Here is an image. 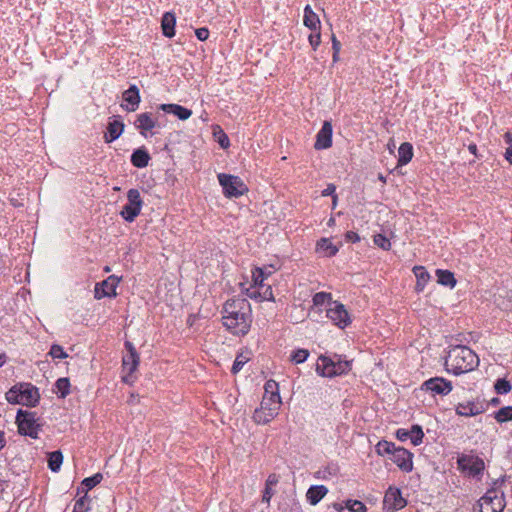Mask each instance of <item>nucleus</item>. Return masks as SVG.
<instances>
[{"label": "nucleus", "mask_w": 512, "mask_h": 512, "mask_svg": "<svg viewBox=\"0 0 512 512\" xmlns=\"http://www.w3.org/2000/svg\"><path fill=\"white\" fill-rule=\"evenodd\" d=\"M409 439L411 440L412 444L417 446L420 443H422L424 433L422 431L421 426L419 425H413L411 429L409 430Z\"/></svg>", "instance_id": "nucleus-35"}, {"label": "nucleus", "mask_w": 512, "mask_h": 512, "mask_svg": "<svg viewBox=\"0 0 512 512\" xmlns=\"http://www.w3.org/2000/svg\"><path fill=\"white\" fill-rule=\"evenodd\" d=\"M103 479V476L101 473H96L91 477H87L82 481V486L85 494L87 495V492L91 489H93L96 485H98Z\"/></svg>", "instance_id": "nucleus-33"}, {"label": "nucleus", "mask_w": 512, "mask_h": 512, "mask_svg": "<svg viewBox=\"0 0 512 512\" xmlns=\"http://www.w3.org/2000/svg\"><path fill=\"white\" fill-rule=\"evenodd\" d=\"M504 140L509 145L508 147H512V132H506L504 134Z\"/></svg>", "instance_id": "nucleus-60"}, {"label": "nucleus", "mask_w": 512, "mask_h": 512, "mask_svg": "<svg viewBox=\"0 0 512 512\" xmlns=\"http://www.w3.org/2000/svg\"><path fill=\"white\" fill-rule=\"evenodd\" d=\"M374 244L377 245L378 247L384 249V250H389L390 247H391V243L389 241L388 238H386L384 235L382 234H376L374 236Z\"/></svg>", "instance_id": "nucleus-46"}, {"label": "nucleus", "mask_w": 512, "mask_h": 512, "mask_svg": "<svg viewBox=\"0 0 512 512\" xmlns=\"http://www.w3.org/2000/svg\"><path fill=\"white\" fill-rule=\"evenodd\" d=\"M139 402V396L138 395H135L134 393H131L130 394V397L128 399V403L129 404H136Z\"/></svg>", "instance_id": "nucleus-61"}, {"label": "nucleus", "mask_w": 512, "mask_h": 512, "mask_svg": "<svg viewBox=\"0 0 512 512\" xmlns=\"http://www.w3.org/2000/svg\"><path fill=\"white\" fill-rule=\"evenodd\" d=\"M494 418L499 423H504L512 420V406H506L500 408L495 412Z\"/></svg>", "instance_id": "nucleus-34"}, {"label": "nucleus", "mask_w": 512, "mask_h": 512, "mask_svg": "<svg viewBox=\"0 0 512 512\" xmlns=\"http://www.w3.org/2000/svg\"><path fill=\"white\" fill-rule=\"evenodd\" d=\"M281 398L263 396L260 407L254 411L253 420L257 424H267L279 413Z\"/></svg>", "instance_id": "nucleus-4"}, {"label": "nucleus", "mask_w": 512, "mask_h": 512, "mask_svg": "<svg viewBox=\"0 0 512 512\" xmlns=\"http://www.w3.org/2000/svg\"><path fill=\"white\" fill-rule=\"evenodd\" d=\"M304 25L312 31L320 29V19L318 15L312 10L310 5L304 8Z\"/></svg>", "instance_id": "nucleus-25"}, {"label": "nucleus", "mask_w": 512, "mask_h": 512, "mask_svg": "<svg viewBox=\"0 0 512 512\" xmlns=\"http://www.w3.org/2000/svg\"><path fill=\"white\" fill-rule=\"evenodd\" d=\"M124 123L121 120L114 119L110 121L107 126V133L104 135V141L111 143L118 139L124 131Z\"/></svg>", "instance_id": "nucleus-21"}, {"label": "nucleus", "mask_w": 512, "mask_h": 512, "mask_svg": "<svg viewBox=\"0 0 512 512\" xmlns=\"http://www.w3.org/2000/svg\"><path fill=\"white\" fill-rule=\"evenodd\" d=\"M409 430H406V429H398L396 431V437L398 440L400 441H406L409 439Z\"/></svg>", "instance_id": "nucleus-54"}, {"label": "nucleus", "mask_w": 512, "mask_h": 512, "mask_svg": "<svg viewBox=\"0 0 512 512\" xmlns=\"http://www.w3.org/2000/svg\"><path fill=\"white\" fill-rule=\"evenodd\" d=\"M62 462H63V454L61 451L57 450V451H53V452L49 453L48 467L50 468L51 471H53V472L59 471Z\"/></svg>", "instance_id": "nucleus-32"}, {"label": "nucleus", "mask_w": 512, "mask_h": 512, "mask_svg": "<svg viewBox=\"0 0 512 512\" xmlns=\"http://www.w3.org/2000/svg\"><path fill=\"white\" fill-rule=\"evenodd\" d=\"M272 495H273L272 488L265 486V490H264L263 496H262V501L265 502V503H269L270 500H271Z\"/></svg>", "instance_id": "nucleus-56"}, {"label": "nucleus", "mask_w": 512, "mask_h": 512, "mask_svg": "<svg viewBox=\"0 0 512 512\" xmlns=\"http://www.w3.org/2000/svg\"><path fill=\"white\" fill-rule=\"evenodd\" d=\"M20 388L22 389L19 404L29 407L36 406L40 399L38 388L30 383H20Z\"/></svg>", "instance_id": "nucleus-16"}, {"label": "nucleus", "mask_w": 512, "mask_h": 512, "mask_svg": "<svg viewBox=\"0 0 512 512\" xmlns=\"http://www.w3.org/2000/svg\"><path fill=\"white\" fill-rule=\"evenodd\" d=\"M413 272L417 278L416 289L422 291L430 278L429 273L423 266H415Z\"/></svg>", "instance_id": "nucleus-30"}, {"label": "nucleus", "mask_w": 512, "mask_h": 512, "mask_svg": "<svg viewBox=\"0 0 512 512\" xmlns=\"http://www.w3.org/2000/svg\"><path fill=\"white\" fill-rule=\"evenodd\" d=\"M225 328L234 335H246L252 323L251 306L245 298L227 300L222 310Z\"/></svg>", "instance_id": "nucleus-1"}, {"label": "nucleus", "mask_w": 512, "mask_h": 512, "mask_svg": "<svg viewBox=\"0 0 512 512\" xmlns=\"http://www.w3.org/2000/svg\"><path fill=\"white\" fill-rule=\"evenodd\" d=\"M250 298L260 299L262 300H268V301H274V295L272 292V288L270 285H264L263 288H259L258 291H253L248 294Z\"/></svg>", "instance_id": "nucleus-31"}, {"label": "nucleus", "mask_w": 512, "mask_h": 512, "mask_svg": "<svg viewBox=\"0 0 512 512\" xmlns=\"http://www.w3.org/2000/svg\"><path fill=\"white\" fill-rule=\"evenodd\" d=\"M218 180L223 188V193L228 198H237L248 191L247 186L238 176L220 173Z\"/></svg>", "instance_id": "nucleus-5"}, {"label": "nucleus", "mask_w": 512, "mask_h": 512, "mask_svg": "<svg viewBox=\"0 0 512 512\" xmlns=\"http://www.w3.org/2000/svg\"><path fill=\"white\" fill-rule=\"evenodd\" d=\"M278 482V478L275 474H270L266 480V487H271L276 485Z\"/></svg>", "instance_id": "nucleus-57"}, {"label": "nucleus", "mask_w": 512, "mask_h": 512, "mask_svg": "<svg viewBox=\"0 0 512 512\" xmlns=\"http://www.w3.org/2000/svg\"><path fill=\"white\" fill-rule=\"evenodd\" d=\"M134 126L142 136L147 137L148 132H151L159 125L157 119L151 113L144 112L137 115Z\"/></svg>", "instance_id": "nucleus-15"}, {"label": "nucleus", "mask_w": 512, "mask_h": 512, "mask_svg": "<svg viewBox=\"0 0 512 512\" xmlns=\"http://www.w3.org/2000/svg\"><path fill=\"white\" fill-rule=\"evenodd\" d=\"M436 275L438 278V283L450 288H453L456 285V279L454 274L448 270L437 269Z\"/></svg>", "instance_id": "nucleus-29"}, {"label": "nucleus", "mask_w": 512, "mask_h": 512, "mask_svg": "<svg viewBox=\"0 0 512 512\" xmlns=\"http://www.w3.org/2000/svg\"><path fill=\"white\" fill-rule=\"evenodd\" d=\"M160 109L177 116L180 120H187L192 115L191 110L178 104H161Z\"/></svg>", "instance_id": "nucleus-22"}, {"label": "nucleus", "mask_w": 512, "mask_h": 512, "mask_svg": "<svg viewBox=\"0 0 512 512\" xmlns=\"http://www.w3.org/2000/svg\"><path fill=\"white\" fill-rule=\"evenodd\" d=\"M494 388L498 394H507L511 391L512 386L509 381L505 379H498L494 385Z\"/></svg>", "instance_id": "nucleus-42"}, {"label": "nucleus", "mask_w": 512, "mask_h": 512, "mask_svg": "<svg viewBox=\"0 0 512 512\" xmlns=\"http://www.w3.org/2000/svg\"><path fill=\"white\" fill-rule=\"evenodd\" d=\"M122 98L126 105H121L123 109L128 112H134L138 109L141 101L139 89L136 85H131L122 94Z\"/></svg>", "instance_id": "nucleus-18"}, {"label": "nucleus", "mask_w": 512, "mask_h": 512, "mask_svg": "<svg viewBox=\"0 0 512 512\" xmlns=\"http://www.w3.org/2000/svg\"><path fill=\"white\" fill-rule=\"evenodd\" d=\"M326 302H331V294L326 292H318L313 296V304L322 306Z\"/></svg>", "instance_id": "nucleus-45"}, {"label": "nucleus", "mask_w": 512, "mask_h": 512, "mask_svg": "<svg viewBox=\"0 0 512 512\" xmlns=\"http://www.w3.org/2000/svg\"><path fill=\"white\" fill-rule=\"evenodd\" d=\"M422 389L433 394L447 395L452 391V383L442 377H433L422 384Z\"/></svg>", "instance_id": "nucleus-12"}, {"label": "nucleus", "mask_w": 512, "mask_h": 512, "mask_svg": "<svg viewBox=\"0 0 512 512\" xmlns=\"http://www.w3.org/2000/svg\"><path fill=\"white\" fill-rule=\"evenodd\" d=\"M345 507L350 512H366V506L358 500H348Z\"/></svg>", "instance_id": "nucleus-44"}, {"label": "nucleus", "mask_w": 512, "mask_h": 512, "mask_svg": "<svg viewBox=\"0 0 512 512\" xmlns=\"http://www.w3.org/2000/svg\"><path fill=\"white\" fill-rule=\"evenodd\" d=\"M121 278L111 275L107 279L103 280L100 283L95 285V298L101 299L104 297H116V288L120 282Z\"/></svg>", "instance_id": "nucleus-10"}, {"label": "nucleus", "mask_w": 512, "mask_h": 512, "mask_svg": "<svg viewBox=\"0 0 512 512\" xmlns=\"http://www.w3.org/2000/svg\"><path fill=\"white\" fill-rule=\"evenodd\" d=\"M413 454L403 447H396L391 454V460L405 472H410L413 469L412 463Z\"/></svg>", "instance_id": "nucleus-13"}, {"label": "nucleus", "mask_w": 512, "mask_h": 512, "mask_svg": "<svg viewBox=\"0 0 512 512\" xmlns=\"http://www.w3.org/2000/svg\"><path fill=\"white\" fill-rule=\"evenodd\" d=\"M336 360L321 355L316 364V372L323 377L335 376Z\"/></svg>", "instance_id": "nucleus-20"}, {"label": "nucleus", "mask_w": 512, "mask_h": 512, "mask_svg": "<svg viewBox=\"0 0 512 512\" xmlns=\"http://www.w3.org/2000/svg\"><path fill=\"white\" fill-rule=\"evenodd\" d=\"M332 48H333V51H335L336 53H339L340 48H341V43L337 40L335 35H332Z\"/></svg>", "instance_id": "nucleus-58"}, {"label": "nucleus", "mask_w": 512, "mask_h": 512, "mask_svg": "<svg viewBox=\"0 0 512 512\" xmlns=\"http://www.w3.org/2000/svg\"><path fill=\"white\" fill-rule=\"evenodd\" d=\"M7 356L2 353L0 354V367H2L6 363Z\"/></svg>", "instance_id": "nucleus-64"}, {"label": "nucleus", "mask_w": 512, "mask_h": 512, "mask_svg": "<svg viewBox=\"0 0 512 512\" xmlns=\"http://www.w3.org/2000/svg\"><path fill=\"white\" fill-rule=\"evenodd\" d=\"M398 165H406L408 164L413 157V147L410 143L404 142L400 145L398 149Z\"/></svg>", "instance_id": "nucleus-27"}, {"label": "nucleus", "mask_w": 512, "mask_h": 512, "mask_svg": "<svg viewBox=\"0 0 512 512\" xmlns=\"http://www.w3.org/2000/svg\"><path fill=\"white\" fill-rule=\"evenodd\" d=\"M21 389L20 384L14 385L12 388H10L6 393V399L11 404H19L20 403V396H21Z\"/></svg>", "instance_id": "nucleus-39"}, {"label": "nucleus", "mask_w": 512, "mask_h": 512, "mask_svg": "<svg viewBox=\"0 0 512 512\" xmlns=\"http://www.w3.org/2000/svg\"><path fill=\"white\" fill-rule=\"evenodd\" d=\"M268 397L281 398L279 395L278 383L274 380H268L264 385V395Z\"/></svg>", "instance_id": "nucleus-38"}, {"label": "nucleus", "mask_w": 512, "mask_h": 512, "mask_svg": "<svg viewBox=\"0 0 512 512\" xmlns=\"http://www.w3.org/2000/svg\"><path fill=\"white\" fill-rule=\"evenodd\" d=\"M309 351L307 349H297L291 353L290 359L295 364H301L307 360Z\"/></svg>", "instance_id": "nucleus-40"}, {"label": "nucleus", "mask_w": 512, "mask_h": 512, "mask_svg": "<svg viewBox=\"0 0 512 512\" xmlns=\"http://www.w3.org/2000/svg\"><path fill=\"white\" fill-rule=\"evenodd\" d=\"M264 269V279L271 275L272 270L271 267H262Z\"/></svg>", "instance_id": "nucleus-63"}, {"label": "nucleus", "mask_w": 512, "mask_h": 512, "mask_svg": "<svg viewBox=\"0 0 512 512\" xmlns=\"http://www.w3.org/2000/svg\"><path fill=\"white\" fill-rule=\"evenodd\" d=\"M88 509L87 495L85 494L75 502L73 512H86Z\"/></svg>", "instance_id": "nucleus-49"}, {"label": "nucleus", "mask_w": 512, "mask_h": 512, "mask_svg": "<svg viewBox=\"0 0 512 512\" xmlns=\"http://www.w3.org/2000/svg\"><path fill=\"white\" fill-rule=\"evenodd\" d=\"M252 280L255 288H263L264 287V269L256 267L252 272Z\"/></svg>", "instance_id": "nucleus-41"}, {"label": "nucleus", "mask_w": 512, "mask_h": 512, "mask_svg": "<svg viewBox=\"0 0 512 512\" xmlns=\"http://www.w3.org/2000/svg\"><path fill=\"white\" fill-rule=\"evenodd\" d=\"M457 463L459 468L468 472L470 476H476L484 470V462L477 456L462 455L458 458Z\"/></svg>", "instance_id": "nucleus-11"}, {"label": "nucleus", "mask_w": 512, "mask_h": 512, "mask_svg": "<svg viewBox=\"0 0 512 512\" xmlns=\"http://www.w3.org/2000/svg\"><path fill=\"white\" fill-rule=\"evenodd\" d=\"M327 493L328 489L324 485H314L308 489L306 498L311 505H317Z\"/></svg>", "instance_id": "nucleus-23"}, {"label": "nucleus", "mask_w": 512, "mask_h": 512, "mask_svg": "<svg viewBox=\"0 0 512 512\" xmlns=\"http://www.w3.org/2000/svg\"><path fill=\"white\" fill-rule=\"evenodd\" d=\"M479 365V358L467 346L458 345L451 348L446 357L447 371L462 374L474 370Z\"/></svg>", "instance_id": "nucleus-2"}, {"label": "nucleus", "mask_w": 512, "mask_h": 512, "mask_svg": "<svg viewBox=\"0 0 512 512\" xmlns=\"http://www.w3.org/2000/svg\"><path fill=\"white\" fill-rule=\"evenodd\" d=\"M333 307L327 309V317L339 328H345L351 323V318L345 306L338 302H333Z\"/></svg>", "instance_id": "nucleus-9"}, {"label": "nucleus", "mask_w": 512, "mask_h": 512, "mask_svg": "<svg viewBox=\"0 0 512 512\" xmlns=\"http://www.w3.org/2000/svg\"><path fill=\"white\" fill-rule=\"evenodd\" d=\"M308 41H309L311 47L313 48V50H316L318 48V46L320 45V43H321V32H320V29H318L316 31H313L309 35Z\"/></svg>", "instance_id": "nucleus-48"}, {"label": "nucleus", "mask_w": 512, "mask_h": 512, "mask_svg": "<svg viewBox=\"0 0 512 512\" xmlns=\"http://www.w3.org/2000/svg\"><path fill=\"white\" fill-rule=\"evenodd\" d=\"M351 369L349 361L336 360L335 376L347 373Z\"/></svg>", "instance_id": "nucleus-47"}, {"label": "nucleus", "mask_w": 512, "mask_h": 512, "mask_svg": "<svg viewBox=\"0 0 512 512\" xmlns=\"http://www.w3.org/2000/svg\"><path fill=\"white\" fill-rule=\"evenodd\" d=\"M317 249L324 253V256L326 257H332L339 251V248L334 245L328 238H321L317 242Z\"/></svg>", "instance_id": "nucleus-28"}, {"label": "nucleus", "mask_w": 512, "mask_h": 512, "mask_svg": "<svg viewBox=\"0 0 512 512\" xmlns=\"http://www.w3.org/2000/svg\"><path fill=\"white\" fill-rule=\"evenodd\" d=\"M150 159L151 157L144 147L134 150L131 155V163L136 168H144L148 166Z\"/></svg>", "instance_id": "nucleus-24"}, {"label": "nucleus", "mask_w": 512, "mask_h": 512, "mask_svg": "<svg viewBox=\"0 0 512 512\" xmlns=\"http://www.w3.org/2000/svg\"><path fill=\"white\" fill-rule=\"evenodd\" d=\"M175 24H176V18L173 13L166 12L161 20V27L163 35L171 38L175 35Z\"/></svg>", "instance_id": "nucleus-26"}, {"label": "nucleus", "mask_w": 512, "mask_h": 512, "mask_svg": "<svg viewBox=\"0 0 512 512\" xmlns=\"http://www.w3.org/2000/svg\"><path fill=\"white\" fill-rule=\"evenodd\" d=\"M128 203L125 204L121 211V216L128 222H133L140 214L143 201L140 192L137 189H130L127 192Z\"/></svg>", "instance_id": "nucleus-7"}, {"label": "nucleus", "mask_w": 512, "mask_h": 512, "mask_svg": "<svg viewBox=\"0 0 512 512\" xmlns=\"http://www.w3.org/2000/svg\"><path fill=\"white\" fill-rule=\"evenodd\" d=\"M16 424L19 434L29 436L33 439L38 438V433L42 427V423L40 422V418L37 417L36 412L22 409L17 411Z\"/></svg>", "instance_id": "nucleus-3"}, {"label": "nucleus", "mask_w": 512, "mask_h": 512, "mask_svg": "<svg viewBox=\"0 0 512 512\" xmlns=\"http://www.w3.org/2000/svg\"><path fill=\"white\" fill-rule=\"evenodd\" d=\"M396 448L395 444L386 440L378 442L376 445V451L379 455H391Z\"/></svg>", "instance_id": "nucleus-36"}, {"label": "nucleus", "mask_w": 512, "mask_h": 512, "mask_svg": "<svg viewBox=\"0 0 512 512\" xmlns=\"http://www.w3.org/2000/svg\"><path fill=\"white\" fill-rule=\"evenodd\" d=\"M479 512H502L505 508L504 493L489 489L478 501Z\"/></svg>", "instance_id": "nucleus-6"}, {"label": "nucleus", "mask_w": 512, "mask_h": 512, "mask_svg": "<svg viewBox=\"0 0 512 512\" xmlns=\"http://www.w3.org/2000/svg\"><path fill=\"white\" fill-rule=\"evenodd\" d=\"M49 354L53 359H65L68 354L64 351L63 347L58 344H53L50 348Z\"/></svg>", "instance_id": "nucleus-43"}, {"label": "nucleus", "mask_w": 512, "mask_h": 512, "mask_svg": "<svg viewBox=\"0 0 512 512\" xmlns=\"http://www.w3.org/2000/svg\"><path fill=\"white\" fill-rule=\"evenodd\" d=\"M246 362L247 358L243 357L242 355H238L232 365L231 372L233 374H237Z\"/></svg>", "instance_id": "nucleus-50"}, {"label": "nucleus", "mask_w": 512, "mask_h": 512, "mask_svg": "<svg viewBox=\"0 0 512 512\" xmlns=\"http://www.w3.org/2000/svg\"><path fill=\"white\" fill-rule=\"evenodd\" d=\"M218 143L222 148H227L230 145L228 136L219 128Z\"/></svg>", "instance_id": "nucleus-52"}, {"label": "nucleus", "mask_w": 512, "mask_h": 512, "mask_svg": "<svg viewBox=\"0 0 512 512\" xmlns=\"http://www.w3.org/2000/svg\"><path fill=\"white\" fill-rule=\"evenodd\" d=\"M407 504L406 500L402 497L401 491L395 487H389L384 496V507L387 510L395 511L402 509Z\"/></svg>", "instance_id": "nucleus-14"}, {"label": "nucleus", "mask_w": 512, "mask_h": 512, "mask_svg": "<svg viewBox=\"0 0 512 512\" xmlns=\"http://www.w3.org/2000/svg\"><path fill=\"white\" fill-rule=\"evenodd\" d=\"M485 411V407L480 402L468 401L465 403H459L456 406V413L460 416L470 417L476 416Z\"/></svg>", "instance_id": "nucleus-19"}, {"label": "nucleus", "mask_w": 512, "mask_h": 512, "mask_svg": "<svg viewBox=\"0 0 512 512\" xmlns=\"http://www.w3.org/2000/svg\"><path fill=\"white\" fill-rule=\"evenodd\" d=\"M332 145V124L329 121H325L322 128L316 135V141L314 148L316 150H322L330 148Z\"/></svg>", "instance_id": "nucleus-17"}, {"label": "nucleus", "mask_w": 512, "mask_h": 512, "mask_svg": "<svg viewBox=\"0 0 512 512\" xmlns=\"http://www.w3.org/2000/svg\"><path fill=\"white\" fill-rule=\"evenodd\" d=\"M195 34L200 41H205L209 37V30L205 27L198 28L196 29Z\"/></svg>", "instance_id": "nucleus-53"}, {"label": "nucleus", "mask_w": 512, "mask_h": 512, "mask_svg": "<svg viewBox=\"0 0 512 512\" xmlns=\"http://www.w3.org/2000/svg\"><path fill=\"white\" fill-rule=\"evenodd\" d=\"M125 348L128 351V354L123 357L122 366L123 371L127 372V374L122 376V381L127 384H131L133 382L132 374L136 371L140 358L131 342L126 341Z\"/></svg>", "instance_id": "nucleus-8"}, {"label": "nucleus", "mask_w": 512, "mask_h": 512, "mask_svg": "<svg viewBox=\"0 0 512 512\" xmlns=\"http://www.w3.org/2000/svg\"><path fill=\"white\" fill-rule=\"evenodd\" d=\"M345 238L347 241H350L352 243H356L360 241L359 235L354 231H348L345 235Z\"/></svg>", "instance_id": "nucleus-55"}, {"label": "nucleus", "mask_w": 512, "mask_h": 512, "mask_svg": "<svg viewBox=\"0 0 512 512\" xmlns=\"http://www.w3.org/2000/svg\"><path fill=\"white\" fill-rule=\"evenodd\" d=\"M336 187L334 184H328L327 187L322 191V196H332L334 204L336 203L337 196L335 195Z\"/></svg>", "instance_id": "nucleus-51"}, {"label": "nucleus", "mask_w": 512, "mask_h": 512, "mask_svg": "<svg viewBox=\"0 0 512 512\" xmlns=\"http://www.w3.org/2000/svg\"><path fill=\"white\" fill-rule=\"evenodd\" d=\"M468 150L470 151V153L477 155V146L475 144H470L468 146Z\"/></svg>", "instance_id": "nucleus-62"}, {"label": "nucleus", "mask_w": 512, "mask_h": 512, "mask_svg": "<svg viewBox=\"0 0 512 512\" xmlns=\"http://www.w3.org/2000/svg\"><path fill=\"white\" fill-rule=\"evenodd\" d=\"M57 392L60 394V398H65L70 393V381L68 378H59L55 383Z\"/></svg>", "instance_id": "nucleus-37"}, {"label": "nucleus", "mask_w": 512, "mask_h": 512, "mask_svg": "<svg viewBox=\"0 0 512 512\" xmlns=\"http://www.w3.org/2000/svg\"><path fill=\"white\" fill-rule=\"evenodd\" d=\"M506 160L512 164V146L511 147H507L506 148V151H505V154H504Z\"/></svg>", "instance_id": "nucleus-59"}]
</instances>
